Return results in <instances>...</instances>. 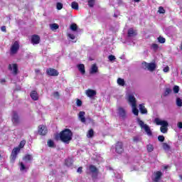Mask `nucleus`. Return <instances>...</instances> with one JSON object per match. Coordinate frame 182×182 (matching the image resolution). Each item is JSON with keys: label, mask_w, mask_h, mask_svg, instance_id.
<instances>
[{"label": "nucleus", "mask_w": 182, "mask_h": 182, "mask_svg": "<svg viewBox=\"0 0 182 182\" xmlns=\"http://www.w3.org/2000/svg\"><path fill=\"white\" fill-rule=\"evenodd\" d=\"M127 100L132 106L133 114H134L135 116H139V109H137V104L136 101V97H134V92L127 93Z\"/></svg>", "instance_id": "1"}, {"label": "nucleus", "mask_w": 182, "mask_h": 182, "mask_svg": "<svg viewBox=\"0 0 182 182\" xmlns=\"http://www.w3.org/2000/svg\"><path fill=\"white\" fill-rule=\"evenodd\" d=\"M73 136V134L72 133V131L69 129H65L60 133V140L65 144H69V143H70V140H72Z\"/></svg>", "instance_id": "2"}, {"label": "nucleus", "mask_w": 182, "mask_h": 182, "mask_svg": "<svg viewBox=\"0 0 182 182\" xmlns=\"http://www.w3.org/2000/svg\"><path fill=\"white\" fill-rule=\"evenodd\" d=\"M154 122L157 124V126H161L160 130L161 133H167L168 130V122L167 121L163 120L160 118H155Z\"/></svg>", "instance_id": "3"}, {"label": "nucleus", "mask_w": 182, "mask_h": 182, "mask_svg": "<svg viewBox=\"0 0 182 182\" xmlns=\"http://www.w3.org/2000/svg\"><path fill=\"white\" fill-rule=\"evenodd\" d=\"M136 121L139 127H141V130H144L147 136H149V137L153 136V132H151V129H150V127L149 125L144 124V122L140 119V118H137Z\"/></svg>", "instance_id": "4"}, {"label": "nucleus", "mask_w": 182, "mask_h": 182, "mask_svg": "<svg viewBox=\"0 0 182 182\" xmlns=\"http://www.w3.org/2000/svg\"><path fill=\"white\" fill-rule=\"evenodd\" d=\"M142 68L147 69L149 72H153L156 69V64L154 63H147L146 62L142 63Z\"/></svg>", "instance_id": "5"}, {"label": "nucleus", "mask_w": 182, "mask_h": 182, "mask_svg": "<svg viewBox=\"0 0 182 182\" xmlns=\"http://www.w3.org/2000/svg\"><path fill=\"white\" fill-rule=\"evenodd\" d=\"M19 50V42L15 41L11 47L10 53L11 55H15Z\"/></svg>", "instance_id": "6"}, {"label": "nucleus", "mask_w": 182, "mask_h": 182, "mask_svg": "<svg viewBox=\"0 0 182 182\" xmlns=\"http://www.w3.org/2000/svg\"><path fill=\"white\" fill-rule=\"evenodd\" d=\"M19 151H21V149L18 147L13 149L11 151V161L14 163V161L16 160V157L18 156V154H19Z\"/></svg>", "instance_id": "7"}, {"label": "nucleus", "mask_w": 182, "mask_h": 182, "mask_svg": "<svg viewBox=\"0 0 182 182\" xmlns=\"http://www.w3.org/2000/svg\"><path fill=\"white\" fill-rule=\"evenodd\" d=\"M90 174H92L93 178L97 177V168L93 165H90L88 167Z\"/></svg>", "instance_id": "8"}, {"label": "nucleus", "mask_w": 182, "mask_h": 182, "mask_svg": "<svg viewBox=\"0 0 182 182\" xmlns=\"http://www.w3.org/2000/svg\"><path fill=\"white\" fill-rule=\"evenodd\" d=\"M12 122L14 126H18V124H19V117L16 112H13Z\"/></svg>", "instance_id": "9"}, {"label": "nucleus", "mask_w": 182, "mask_h": 182, "mask_svg": "<svg viewBox=\"0 0 182 182\" xmlns=\"http://www.w3.org/2000/svg\"><path fill=\"white\" fill-rule=\"evenodd\" d=\"M85 95L87 97H90V99H93L95 96H96V90L88 89L85 91Z\"/></svg>", "instance_id": "10"}, {"label": "nucleus", "mask_w": 182, "mask_h": 182, "mask_svg": "<svg viewBox=\"0 0 182 182\" xmlns=\"http://www.w3.org/2000/svg\"><path fill=\"white\" fill-rule=\"evenodd\" d=\"M38 133L41 136H45V134H46V133H48V128L46 127V126H45V125H40L38 127Z\"/></svg>", "instance_id": "11"}, {"label": "nucleus", "mask_w": 182, "mask_h": 182, "mask_svg": "<svg viewBox=\"0 0 182 182\" xmlns=\"http://www.w3.org/2000/svg\"><path fill=\"white\" fill-rule=\"evenodd\" d=\"M116 152L119 154L123 153V143L122 142H117L115 147Z\"/></svg>", "instance_id": "12"}, {"label": "nucleus", "mask_w": 182, "mask_h": 182, "mask_svg": "<svg viewBox=\"0 0 182 182\" xmlns=\"http://www.w3.org/2000/svg\"><path fill=\"white\" fill-rule=\"evenodd\" d=\"M41 42V37L38 35H34L31 37V43L33 45H38Z\"/></svg>", "instance_id": "13"}, {"label": "nucleus", "mask_w": 182, "mask_h": 182, "mask_svg": "<svg viewBox=\"0 0 182 182\" xmlns=\"http://www.w3.org/2000/svg\"><path fill=\"white\" fill-rule=\"evenodd\" d=\"M46 72L47 75H48L49 76H58L59 75L58 70L53 68H48Z\"/></svg>", "instance_id": "14"}, {"label": "nucleus", "mask_w": 182, "mask_h": 182, "mask_svg": "<svg viewBox=\"0 0 182 182\" xmlns=\"http://www.w3.org/2000/svg\"><path fill=\"white\" fill-rule=\"evenodd\" d=\"M9 69L11 72H13L14 75H16V73H18V65L16 64H10L9 65Z\"/></svg>", "instance_id": "15"}, {"label": "nucleus", "mask_w": 182, "mask_h": 182, "mask_svg": "<svg viewBox=\"0 0 182 182\" xmlns=\"http://www.w3.org/2000/svg\"><path fill=\"white\" fill-rule=\"evenodd\" d=\"M161 176H163V173L161 171H156L154 174V181L158 182L160 178H161Z\"/></svg>", "instance_id": "16"}, {"label": "nucleus", "mask_w": 182, "mask_h": 182, "mask_svg": "<svg viewBox=\"0 0 182 182\" xmlns=\"http://www.w3.org/2000/svg\"><path fill=\"white\" fill-rule=\"evenodd\" d=\"M117 112H118V114H119V116H120V117H122L123 119H124V117H126V110L123 107H119L117 109Z\"/></svg>", "instance_id": "17"}, {"label": "nucleus", "mask_w": 182, "mask_h": 182, "mask_svg": "<svg viewBox=\"0 0 182 182\" xmlns=\"http://www.w3.org/2000/svg\"><path fill=\"white\" fill-rule=\"evenodd\" d=\"M98 71L99 68H97V65H96V64H93L90 69V75H95V73H97Z\"/></svg>", "instance_id": "18"}, {"label": "nucleus", "mask_w": 182, "mask_h": 182, "mask_svg": "<svg viewBox=\"0 0 182 182\" xmlns=\"http://www.w3.org/2000/svg\"><path fill=\"white\" fill-rule=\"evenodd\" d=\"M77 68L80 73L81 75H85L86 73V70H85V65L83 64H78Z\"/></svg>", "instance_id": "19"}, {"label": "nucleus", "mask_w": 182, "mask_h": 182, "mask_svg": "<svg viewBox=\"0 0 182 182\" xmlns=\"http://www.w3.org/2000/svg\"><path fill=\"white\" fill-rule=\"evenodd\" d=\"M85 114H86V113L82 111L80 112L78 114V117H79L80 122H82V123L86 122V118L85 117Z\"/></svg>", "instance_id": "20"}, {"label": "nucleus", "mask_w": 182, "mask_h": 182, "mask_svg": "<svg viewBox=\"0 0 182 182\" xmlns=\"http://www.w3.org/2000/svg\"><path fill=\"white\" fill-rule=\"evenodd\" d=\"M139 112L141 113V114H147V109H146V107H144V104L139 105Z\"/></svg>", "instance_id": "21"}, {"label": "nucleus", "mask_w": 182, "mask_h": 182, "mask_svg": "<svg viewBox=\"0 0 182 182\" xmlns=\"http://www.w3.org/2000/svg\"><path fill=\"white\" fill-rule=\"evenodd\" d=\"M136 35H137V32L134 30H133V28H129L128 31V36L129 38H133L134 36H136Z\"/></svg>", "instance_id": "22"}, {"label": "nucleus", "mask_w": 182, "mask_h": 182, "mask_svg": "<svg viewBox=\"0 0 182 182\" xmlns=\"http://www.w3.org/2000/svg\"><path fill=\"white\" fill-rule=\"evenodd\" d=\"M31 97L33 100H38L39 97L38 96V92L36 91H32L31 92Z\"/></svg>", "instance_id": "23"}, {"label": "nucleus", "mask_w": 182, "mask_h": 182, "mask_svg": "<svg viewBox=\"0 0 182 182\" xmlns=\"http://www.w3.org/2000/svg\"><path fill=\"white\" fill-rule=\"evenodd\" d=\"M20 171L23 173L28 171V168L22 162L20 163Z\"/></svg>", "instance_id": "24"}, {"label": "nucleus", "mask_w": 182, "mask_h": 182, "mask_svg": "<svg viewBox=\"0 0 182 182\" xmlns=\"http://www.w3.org/2000/svg\"><path fill=\"white\" fill-rule=\"evenodd\" d=\"M23 160L26 162L28 163V161H31L32 160V155L27 154L23 158Z\"/></svg>", "instance_id": "25"}, {"label": "nucleus", "mask_w": 182, "mask_h": 182, "mask_svg": "<svg viewBox=\"0 0 182 182\" xmlns=\"http://www.w3.org/2000/svg\"><path fill=\"white\" fill-rule=\"evenodd\" d=\"M50 29H51V31H56V29H59V25L57 23L50 24Z\"/></svg>", "instance_id": "26"}, {"label": "nucleus", "mask_w": 182, "mask_h": 182, "mask_svg": "<svg viewBox=\"0 0 182 182\" xmlns=\"http://www.w3.org/2000/svg\"><path fill=\"white\" fill-rule=\"evenodd\" d=\"M117 82L119 86H124L125 85V82L123 78H118Z\"/></svg>", "instance_id": "27"}, {"label": "nucleus", "mask_w": 182, "mask_h": 182, "mask_svg": "<svg viewBox=\"0 0 182 182\" xmlns=\"http://www.w3.org/2000/svg\"><path fill=\"white\" fill-rule=\"evenodd\" d=\"M71 7L73 8V9L77 10L79 9V4L77 2L73 1L71 4Z\"/></svg>", "instance_id": "28"}, {"label": "nucleus", "mask_w": 182, "mask_h": 182, "mask_svg": "<svg viewBox=\"0 0 182 182\" xmlns=\"http://www.w3.org/2000/svg\"><path fill=\"white\" fill-rule=\"evenodd\" d=\"M176 105L178 107H182V97H177L176 98Z\"/></svg>", "instance_id": "29"}, {"label": "nucleus", "mask_w": 182, "mask_h": 182, "mask_svg": "<svg viewBox=\"0 0 182 182\" xmlns=\"http://www.w3.org/2000/svg\"><path fill=\"white\" fill-rule=\"evenodd\" d=\"M25 144H26V141L23 140L20 142L18 146H17V148L20 149H23V147H25Z\"/></svg>", "instance_id": "30"}, {"label": "nucleus", "mask_w": 182, "mask_h": 182, "mask_svg": "<svg viewBox=\"0 0 182 182\" xmlns=\"http://www.w3.org/2000/svg\"><path fill=\"white\" fill-rule=\"evenodd\" d=\"M47 144L48 147H55V142L52 139H49Z\"/></svg>", "instance_id": "31"}, {"label": "nucleus", "mask_w": 182, "mask_h": 182, "mask_svg": "<svg viewBox=\"0 0 182 182\" xmlns=\"http://www.w3.org/2000/svg\"><path fill=\"white\" fill-rule=\"evenodd\" d=\"M163 149L165 150V151H168L170 150V146L166 143L162 144Z\"/></svg>", "instance_id": "32"}, {"label": "nucleus", "mask_w": 182, "mask_h": 182, "mask_svg": "<svg viewBox=\"0 0 182 182\" xmlns=\"http://www.w3.org/2000/svg\"><path fill=\"white\" fill-rule=\"evenodd\" d=\"M153 150H154V147L150 144H148L147 145V151H149V153H151V151H153Z\"/></svg>", "instance_id": "33"}, {"label": "nucleus", "mask_w": 182, "mask_h": 182, "mask_svg": "<svg viewBox=\"0 0 182 182\" xmlns=\"http://www.w3.org/2000/svg\"><path fill=\"white\" fill-rule=\"evenodd\" d=\"M151 49H152L154 51L157 50L159 49V45H157L156 43L151 44Z\"/></svg>", "instance_id": "34"}, {"label": "nucleus", "mask_w": 182, "mask_h": 182, "mask_svg": "<svg viewBox=\"0 0 182 182\" xmlns=\"http://www.w3.org/2000/svg\"><path fill=\"white\" fill-rule=\"evenodd\" d=\"M158 41L159 42V43H166V38L162 36H159L158 38Z\"/></svg>", "instance_id": "35"}, {"label": "nucleus", "mask_w": 182, "mask_h": 182, "mask_svg": "<svg viewBox=\"0 0 182 182\" xmlns=\"http://www.w3.org/2000/svg\"><path fill=\"white\" fill-rule=\"evenodd\" d=\"M94 132L93 129H90L87 132V137H93Z\"/></svg>", "instance_id": "36"}, {"label": "nucleus", "mask_w": 182, "mask_h": 182, "mask_svg": "<svg viewBox=\"0 0 182 182\" xmlns=\"http://www.w3.org/2000/svg\"><path fill=\"white\" fill-rule=\"evenodd\" d=\"M140 140H141V138L139 136H134V138H133V141H134L135 143H139V141H140Z\"/></svg>", "instance_id": "37"}, {"label": "nucleus", "mask_w": 182, "mask_h": 182, "mask_svg": "<svg viewBox=\"0 0 182 182\" xmlns=\"http://www.w3.org/2000/svg\"><path fill=\"white\" fill-rule=\"evenodd\" d=\"M71 31H75L77 29V26L75 23L71 24L70 26Z\"/></svg>", "instance_id": "38"}, {"label": "nucleus", "mask_w": 182, "mask_h": 182, "mask_svg": "<svg viewBox=\"0 0 182 182\" xmlns=\"http://www.w3.org/2000/svg\"><path fill=\"white\" fill-rule=\"evenodd\" d=\"M56 8L58 11H60L63 8V4L62 3H57Z\"/></svg>", "instance_id": "39"}, {"label": "nucleus", "mask_w": 182, "mask_h": 182, "mask_svg": "<svg viewBox=\"0 0 182 182\" xmlns=\"http://www.w3.org/2000/svg\"><path fill=\"white\" fill-rule=\"evenodd\" d=\"M95 5V0H88V6H90V8H93Z\"/></svg>", "instance_id": "40"}, {"label": "nucleus", "mask_w": 182, "mask_h": 182, "mask_svg": "<svg viewBox=\"0 0 182 182\" xmlns=\"http://www.w3.org/2000/svg\"><path fill=\"white\" fill-rule=\"evenodd\" d=\"M115 177L117 179H118V182H123V180H122V175L119 173H117V175L115 174Z\"/></svg>", "instance_id": "41"}, {"label": "nucleus", "mask_w": 182, "mask_h": 182, "mask_svg": "<svg viewBox=\"0 0 182 182\" xmlns=\"http://www.w3.org/2000/svg\"><path fill=\"white\" fill-rule=\"evenodd\" d=\"M178 92H180V87L177 85H175L173 87V92L174 93H178Z\"/></svg>", "instance_id": "42"}, {"label": "nucleus", "mask_w": 182, "mask_h": 182, "mask_svg": "<svg viewBox=\"0 0 182 182\" xmlns=\"http://www.w3.org/2000/svg\"><path fill=\"white\" fill-rule=\"evenodd\" d=\"M158 12L159 14H165L166 13V10H164V8H163L162 6H160L159 8Z\"/></svg>", "instance_id": "43"}, {"label": "nucleus", "mask_w": 182, "mask_h": 182, "mask_svg": "<svg viewBox=\"0 0 182 182\" xmlns=\"http://www.w3.org/2000/svg\"><path fill=\"white\" fill-rule=\"evenodd\" d=\"M108 59L110 62H113V60H116V57L113 55H109Z\"/></svg>", "instance_id": "44"}, {"label": "nucleus", "mask_w": 182, "mask_h": 182, "mask_svg": "<svg viewBox=\"0 0 182 182\" xmlns=\"http://www.w3.org/2000/svg\"><path fill=\"white\" fill-rule=\"evenodd\" d=\"M163 71L164 72V73H168V72L170 71V68L168 66H166L165 68H164Z\"/></svg>", "instance_id": "45"}, {"label": "nucleus", "mask_w": 182, "mask_h": 182, "mask_svg": "<svg viewBox=\"0 0 182 182\" xmlns=\"http://www.w3.org/2000/svg\"><path fill=\"white\" fill-rule=\"evenodd\" d=\"M158 140L159 141L163 142L164 141V136L163 135H160L158 136Z\"/></svg>", "instance_id": "46"}, {"label": "nucleus", "mask_w": 182, "mask_h": 182, "mask_svg": "<svg viewBox=\"0 0 182 182\" xmlns=\"http://www.w3.org/2000/svg\"><path fill=\"white\" fill-rule=\"evenodd\" d=\"M171 93V90L170 88H166L165 91V96H167V95H170Z\"/></svg>", "instance_id": "47"}, {"label": "nucleus", "mask_w": 182, "mask_h": 182, "mask_svg": "<svg viewBox=\"0 0 182 182\" xmlns=\"http://www.w3.org/2000/svg\"><path fill=\"white\" fill-rule=\"evenodd\" d=\"M68 38H70V39H72V41H73L74 39H75V35H73V34H71V33H69L68 35Z\"/></svg>", "instance_id": "48"}, {"label": "nucleus", "mask_w": 182, "mask_h": 182, "mask_svg": "<svg viewBox=\"0 0 182 182\" xmlns=\"http://www.w3.org/2000/svg\"><path fill=\"white\" fill-rule=\"evenodd\" d=\"M76 105H77V106H78V107L82 106V100H77Z\"/></svg>", "instance_id": "49"}, {"label": "nucleus", "mask_w": 182, "mask_h": 182, "mask_svg": "<svg viewBox=\"0 0 182 182\" xmlns=\"http://www.w3.org/2000/svg\"><path fill=\"white\" fill-rule=\"evenodd\" d=\"M69 161H70V159H68L65 161L66 166H70L72 164V162L69 163Z\"/></svg>", "instance_id": "50"}, {"label": "nucleus", "mask_w": 182, "mask_h": 182, "mask_svg": "<svg viewBox=\"0 0 182 182\" xmlns=\"http://www.w3.org/2000/svg\"><path fill=\"white\" fill-rule=\"evenodd\" d=\"M54 97H56L57 99L59 97V92H55L53 93Z\"/></svg>", "instance_id": "51"}, {"label": "nucleus", "mask_w": 182, "mask_h": 182, "mask_svg": "<svg viewBox=\"0 0 182 182\" xmlns=\"http://www.w3.org/2000/svg\"><path fill=\"white\" fill-rule=\"evenodd\" d=\"M177 126L178 129H182V122H178Z\"/></svg>", "instance_id": "52"}, {"label": "nucleus", "mask_w": 182, "mask_h": 182, "mask_svg": "<svg viewBox=\"0 0 182 182\" xmlns=\"http://www.w3.org/2000/svg\"><path fill=\"white\" fill-rule=\"evenodd\" d=\"M82 167H79L77 170V173H79L80 174L82 173Z\"/></svg>", "instance_id": "53"}, {"label": "nucleus", "mask_w": 182, "mask_h": 182, "mask_svg": "<svg viewBox=\"0 0 182 182\" xmlns=\"http://www.w3.org/2000/svg\"><path fill=\"white\" fill-rule=\"evenodd\" d=\"M1 31H2V32H6V26H2L1 27Z\"/></svg>", "instance_id": "54"}, {"label": "nucleus", "mask_w": 182, "mask_h": 182, "mask_svg": "<svg viewBox=\"0 0 182 182\" xmlns=\"http://www.w3.org/2000/svg\"><path fill=\"white\" fill-rule=\"evenodd\" d=\"M134 2H140V0H134Z\"/></svg>", "instance_id": "55"}, {"label": "nucleus", "mask_w": 182, "mask_h": 182, "mask_svg": "<svg viewBox=\"0 0 182 182\" xmlns=\"http://www.w3.org/2000/svg\"><path fill=\"white\" fill-rule=\"evenodd\" d=\"M4 82H5V80H1V83H4Z\"/></svg>", "instance_id": "56"}, {"label": "nucleus", "mask_w": 182, "mask_h": 182, "mask_svg": "<svg viewBox=\"0 0 182 182\" xmlns=\"http://www.w3.org/2000/svg\"><path fill=\"white\" fill-rule=\"evenodd\" d=\"M168 168V166H164L165 170H166V168Z\"/></svg>", "instance_id": "57"}, {"label": "nucleus", "mask_w": 182, "mask_h": 182, "mask_svg": "<svg viewBox=\"0 0 182 182\" xmlns=\"http://www.w3.org/2000/svg\"><path fill=\"white\" fill-rule=\"evenodd\" d=\"M179 177H180V179L182 181V175H180Z\"/></svg>", "instance_id": "58"}, {"label": "nucleus", "mask_w": 182, "mask_h": 182, "mask_svg": "<svg viewBox=\"0 0 182 182\" xmlns=\"http://www.w3.org/2000/svg\"><path fill=\"white\" fill-rule=\"evenodd\" d=\"M36 72H37V73L39 72V70H36Z\"/></svg>", "instance_id": "59"}, {"label": "nucleus", "mask_w": 182, "mask_h": 182, "mask_svg": "<svg viewBox=\"0 0 182 182\" xmlns=\"http://www.w3.org/2000/svg\"><path fill=\"white\" fill-rule=\"evenodd\" d=\"M134 170H137V168H134Z\"/></svg>", "instance_id": "60"}, {"label": "nucleus", "mask_w": 182, "mask_h": 182, "mask_svg": "<svg viewBox=\"0 0 182 182\" xmlns=\"http://www.w3.org/2000/svg\"><path fill=\"white\" fill-rule=\"evenodd\" d=\"M114 16H115V17H117V16L116 14H114Z\"/></svg>", "instance_id": "61"}]
</instances>
